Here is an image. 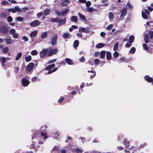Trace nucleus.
<instances>
[{
	"instance_id": "obj_4",
	"label": "nucleus",
	"mask_w": 153,
	"mask_h": 153,
	"mask_svg": "<svg viewBox=\"0 0 153 153\" xmlns=\"http://www.w3.org/2000/svg\"><path fill=\"white\" fill-rule=\"evenodd\" d=\"M127 10V8L125 7H124L120 11V12L121 13V14L120 16V18L121 19H123V17L126 15Z\"/></svg>"
},
{
	"instance_id": "obj_22",
	"label": "nucleus",
	"mask_w": 153,
	"mask_h": 153,
	"mask_svg": "<svg viewBox=\"0 0 153 153\" xmlns=\"http://www.w3.org/2000/svg\"><path fill=\"white\" fill-rule=\"evenodd\" d=\"M55 65L54 64H52L50 65L45 68V70H50L52 69V68H54L55 67Z\"/></svg>"
},
{
	"instance_id": "obj_55",
	"label": "nucleus",
	"mask_w": 153,
	"mask_h": 153,
	"mask_svg": "<svg viewBox=\"0 0 153 153\" xmlns=\"http://www.w3.org/2000/svg\"><path fill=\"white\" fill-rule=\"evenodd\" d=\"M7 20L8 22H10L13 21V19L11 16H10L8 17Z\"/></svg>"
},
{
	"instance_id": "obj_31",
	"label": "nucleus",
	"mask_w": 153,
	"mask_h": 153,
	"mask_svg": "<svg viewBox=\"0 0 153 153\" xmlns=\"http://www.w3.org/2000/svg\"><path fill=\"white\" fill-rule=\"evenodd\" d=\"M134 37L133 36H131L128 39V41L130 43H132V42H133L134 41Z\"/></svg>"
},
{
	"instance_id": "obj_44",
	"label": "nucleus",
	"mask_w": 153,
	"mask_h": 153,
	"mask_svg": "<svg viewBox=\"0 0 153 153\" xmlns=\"http://www.w3.org/2000/svg\"><path fill=\"white\" fill-rule=\"evenodd\" d=\"M142 17L143 18L145 19H147V18H148L147 16L144 12H143V11L142 12Z\"/></svg>"
},
{
	"instance_id": "obj_64",
	"label": "nucleus",
	"mask_w": 153,
	"mask_h": 153,
	"mask_svg": "<svg viewBox=\"0 0 153 153\" xmlns=\"http://www.w3.org/2000/svg\"><path fill=\"white\" fill-rule=\"evenodd\" d=\"M19 68L18 67H16L14 68V71L16 73H17L19 70Z\"/></svg>"
},
{
	"instance_id": "obj_26",
	"label": "nucleus",
	"mask_w": 153,
	"mask_h": 153,
	"mask_svg": "<svg viewBox=\"0 0 153 153\" xmlns=\"http://www.w3.org/2000/svg\"><path fill=\"white\" fill-rule=\"evenodd\" d=\"M79 41L78 40H76L74 41V48H77L79 45Z\"/></svg>"
},
{
	"instance_id": "obj_62",
	"label": "nucleus",
	"mask_w": 153,
	"mask_h": 153,
	"mask_svg": "<svg viewBox=\"0 0 153 153\" xmlns=\"http://www.w3.org/2000/svg\"><path fill=\"white\" fill-rule=\"evenodd\" d=\"M127 5L129 8L132 9L133 8V6L129 3H128L127 4Z\"/></svg>"
},
{
	"instance_id": "obj_35",
	"label": "nucleus",
	"mask_w": 153,
	"mask_h": 153,
	"mask_svg": "<svg viewBox=\"0 0 153 153\" xmlns=\"http://www.w3.org/2000/svg\"><path fill=\"white\" fill-rule=\"evenodd\" d=\"M44 11L45 14L46 15H47L49 14L50 12V10L49 9H46L44 10Z\"/></svg>"
},
{
	"instance_id": "obj_59",
	"label": "nucleus",
	"mask_w": 153,
	"mask_h": 153,
	"mask_svg": "<svg viewBox=\"0 0 153 153\" xmlns=\"http://www.w3.org/2000/svg\"><path fill=\"white\" fill-rule=\"evenodd\" d=\"M16 20L21 22L23 21V18L20 17H18L16 18Z\"/></svg>"
},
{
	"instance_id": "obj_11",
	"label": "nucleus",
	"mask_w": 153,
	"mask_h": 153,
	"mask_svg": "<svg viewBox=\"0 0 153 153\" xmlns=\"http://www.w3.org/2000/svg\"><path fill=\"white\" fill-rule=\"evenodd\" d=\"M57 34H55L53 37L51 44L53 45H55L57 39Z\"/></svg>"
},
{
	"instance_id": "obj_30",
	"label": "nucleus",
	"mask_w": 153,
	"mask_h": 153,
	"mask_svg": "<svg viewBox=\"0 0 153 153\" xmlns=\"http://www.w3.org/2000/svg\"><path fill=\"white\" fill-rule=\"evenodd\" d=\"M31 56L30 55H28L27 56H26L25 59L26 62H29L31 60Z\"/></svg>"
},
{
	"instance_id": "obj_20",
	"label": "nucleus",
	"mask_w": 153,
	"mask_h": 153,
	"mask_svg": "<svg viewBox=\"0 0 153 153\" xmlns=\"http://www.w3.org/2000/svg\"><path fill=\"white\" fill-rule=\"evenodd\" d=\"M70 19L73 22H76L77 21L78 18L77 17L75 16H73Z\"/></svg>"
},
{
	"instance_id": "obj_38",
	"label": "nucleus",
	"mask_w": 153,
	"mask_h": 153,
	"mask_svg": "<svg viewBox=\"0 0 153 153\" xmlns=\"http://www.w3.org/2000/svg\"><path fill=\"white\" fill-rule=\"evenodd\" d=\"M119 61L120 62H127V60L126 59L124 58H122L120 59H119Z\"/></svg>"
},
{
	"instance_id": "obj_53",
	"label": "nucleus",
	"mask_w": 153,
	"mask_h": 153,
	"mask_svg": "<svg viewBox=\"0 0 153 153\" xmlns=\"http://www.w3.org/2000/svg\"><path fill=\"white\" fill-rule=\"evenodd\" d=\"M1 3L2 4L4 5H8L9 4L8 2L6 1H2L1 2Z\"/></svg>"
},
{
	"instance_id": "obj_34",
	"label": "nucleus",
	"mask_w": 153,
	"mask_h": 153,
	"mask_svg": "<svg viewBox=\"0 0 153 153\" xmlns=\"http://www.w3.org/2000/svg\"><path fill=\"white\" fill-rule=\"evenodd\" d=\"M108 18L110 19H112L114 18V16L112 13L110 12L108 14Z\"/></svg>"
},
{
	"instance_id": "obj_27",
	"label": "nucleus",
	"mask_w": 153,
	"mask_h": 153,
	"mask_svg": "<svg viewBox=\"0 0 153 153\" xmlns=\"http://www.w3.org/2000/svg\"><path fill=\"white\" fill-rule=\"evenodd\" d=\"M106 56L108 59H110L111 57V53L108 51L107 52Z\"/></svg>"
},
{
	"instance_id": "obj_32",
	"label": "nucleus",
	"mask_w": 153,
	"mask_h": 153,
	"mask_svg": "<svg viewBox=\"0 0 153 153\" xmlns=\"http://www.w3.org/2000/svg\"><path fill=\"white\" fill-rule=\"evenodd\" d=\"M47 36V32H45L43 33L41 36V38L42 39H44Z\"/></svg>"
},
{
	"instance_id": "obj_63",
	"label": "nucleus",
	"mask_w": 153,
	"mask_h": 153,
	"mask_svg": "<svg viewBox=\"0 0 153 153\" xmlns=\"http://www.w3.org/2000/svg\"><path fill=\"white\" fill-rule=\"evenodd\" d=\"M56 59H53L52 60H50L48 62V63L50 64V63H53L56 61Z\"/></svg>"
},
{
	"instance_id": "obj_12",
	"label": "nucleus",
	"mask_w": 153,
	"mask_h": 153,
	"mask_svg": "<svg viewBox=\"0 0 153 153\" xmlns=\"http://www.w3.org/2000/svg\"><path fill=\"white\" fill-rule=\"evenodd\" d=\"M66 22V19H60L59 21V24L58 25V26H60L64 24Z\"/></svg>"
},
{
	"instance_id": "obj_19",
	"label": "nucleus",
	"mask_w": 153,
	"mask_h": 153,
	"mask_svg": "<svg viewBox=\"0 0 153 153\" xmlns=\"http://www.w3.org/2000/svg\"><path fill=\"white\" fill-rule=\"evenodd\" d=\"M105 44L104 43H101L97 44L96 45V47L97 48H100L104 47Z\"/></svg>"
},
{
	"instance_id": "obj_52",
	"label": "nucleus",
	"mask_w": 153,
	"mask_h": 153,
	"mask_svg": "<svg viewBox=\"0 0 153 153\" xmlns=\"http://www.w3.org/2000/svg\"><path fill=\"white\" fill-rule=\"evenodd\" d=\"M143 48L144 50H145L146 51H147L148 49V48L147 45L146 44H143Z\"/></svg>"
},
{
	"instance_id": "obj_25",
	"label": "nucleus",
	"mask_w": 153,
	"mask_h": 153,
	"mask_svg": "<svg viewBox=\"0 0 153 153\" xmlns=\"http://www.w3.org/2000/svg\"><path fill=\"white\" fill-rule=\"evenodd\" d=\"M86 9V10L87 11L89 12H94L96 10L95 9H94L92 7H88Z\"/></svg>"
},
{
	"instance_id": "obj_6",
	"label": "nucleus",
	"mask_w": 153,
	"mask_h": 153,
	"mask_svg": "<svg viewBox=\"0 0 153 153\" xmlns=\"http://www.w3.org/2000/svg\"><path fill=\"white\" fill-rule=\"evenodd\" d=\"M34 64L32 62L29 63L27 66L26 68V71L27 72H30L33 68Z\"/></svg>"
},
{
	"instance_id": "obj_57",
	"label": "nucleus",
	"mask_w": 153,
	"mask_h": 153,
	"mask_svg": "<svg viewBox=\"0 0 153 153\" xmlns=\"http://www.w3.org/2000/svg\"><path fill=\"white\" fill-rule=\"evenodd\" d=\"M129 141L125 140L123 141V144L125 145H126V146L129 144Z\"/></svg>"
},
{
	"instance_id": "obj_9",
	"label": "nucleus",
	"mask_w": 153,
	"mask_h": 153,
	"mask_svg": "<svg viewBox=\"0 0 153 153\" xmlns=\"http://www.w3.org/2000/svg\"><path fill=\"white\" fill-rule=\"evenodd\" d=\"M79 31L80 33L82 32L85 33H88L89 32V31L87 27L85 28L84 27H80L79 28Z\"/></svg>"
},
{
	"instance_id": "obj_10",
	"label": "nucleus",
	"mask_w": 153,
	"mask_h": 153,
	"mask_svg": "<svg viewBox=\"0 0 153 153\" xmlns=\"http://www.w3.org/2000/svg\"><path fill=\"white\" fill-rule=\"evenodd\" d=\"M40 22L37 20H35L30 23V25L31 27H34L39 25Z\"/></svg>"
},
{
	"instance_id": "obj_21",
	"label": "nucleus",
	"mask_w": 153,
	"mask_h": 153,
	"mask_svg": "<svg viewBox=\"0 0 153 153\" xmlns=\"http://www.w3.org/2000/svg\"><path fill=\"white\" fill-rule=\"evenodd\" d=\"M63 37L65 38H70L71 37V35L68 33H65L63 36Z\"/></svg>"
},
{
	"instance_id": "obj_5",
	"label": "nucleus",
	"mask_w": 153,
	"mask_h": 153,
	"mask_svg": "<svg viewBox=\"0 0 153 153\" xmlns=\"http://www.w3.org/2000/svg\"><path fill=\"white\" fill-rule=\"evenodd\" d=\"M58 51L57 49L56 48H51L48 52V55L49 56L52 54H56Z\"/></svg>"
},
{
	"instance_id": "obj_45",
	"label": "nucleus",
	"mask_w": 153,
	"mask_h": 153,
	"mask_svg": "<svg viewBox=\"0 0 153 153\" xmlns=\"http://www.w3.org/2000/svg\"><path fill=\"white\" fill-rule=\"evenodd\" d=\"M149 34L150 36V38L152 39L153 38V31H150L149 33Z\"/></svg>"
},
{
	"instance_id": "obj_40",
	"label": "nucleus",
	"mask_w": 153,
	"mask_h": 153,
	"mask_svg": "<svg viewBox=\"0 0 153 153\" xmlns=\"http://www.w3.org/2000/svg\"><path fill=\"white\" fill-rule=\"evenodd\" d=\"M59 19L56 18H53L51 20V21L52 22H59Z\"/></svg>"
},
{
	"instance_id": "obj_24",
	"label": "nucleus",
	"mask_w": 153,
	"mask_h": 153,
	"mask_svg": "<svg viewBox=\"0 0 153 153\" xmlns=\"http://www.w3.org/2000/svg\"><path fill=\"white\" fill-rule=\"evenodd\" d=\"M105 55V51H102L100 52V56L101 59L104 58Z\"/></svg>"
},
{
	"instance_id": "obj_54",
	"label": "nucleus",
	"mask_w": 153,
	"mask_h": 153,
	"mask_svg": "<svg viewBox=\"0 0 153 153\" xmlns=\"http://www.w3.org/2000/svg\"><path fill=\"white\" fill-rule=\"evenodd\" d=\"M119 55V53L117 51H115L114 53V56L115 57H117Z\"/></svg>"
},
{
	"instance_id": "obj_15",
	"label": "nucleus",
	"mask_w": 153,
	"mask_h": 153,
	"mask_svg": "<svg viewBox=\"0 0 153 153\" xmlns=\"http://www.w3.org/2000/svg\"><path fill=\"white\" fill-rule=\"evenodd\" d=\"M145 79L147 80L149 82H151L153 81V79L150 77L148 75H146L144 77Z\"/></svg>"
},
{
	"instance_id": "obj_28",
	"label": "nucleus",
	"mask_w": 153,
	"mask_h": 153,
	"mask_svg": "<svg viewBox=\"0 0 153 153\" xmlns=\"http://www.w3.org/2000/svg\"><path fill=\"white\" fill-rule=\"evenodd\" d=\"M69 3V1L68 0H63V1L61 2V4L64 6L66 5L67 4Z\"/></svg>"
},
{
	"instance_id": "obj_13",
	"label": "nucleus",
	"mask_w": 153,
	"mask_h": 153,
	"mask_svg": "<svg viewBox=\"0 0 153 153\" xmlns=\"http://www.w3.org/2000/svg\"><path fill=\"white\" fill-rule=\"evenodd\" d=\"M4 40L6 41V43L7 44H11L13 43V41L10 38L4 39Z\"/></svg>"
},
{
	"instance_id": "obj_3",
	"label": "nucleus",
	"mask_w": 153,
	"mask_h": 153,
	"mask_svg": "<svg viewBox=\"0 0 153 153\" xmlns=\"http://www.w3.org/2000/svg\"><path fill=\"white\" fill-rule=\"evenodd\" d=\"M30 83L28 77H24L22 79V84L23 86L26 87Z\"/></svg>"
},
{
	"instance_id": "obj_61",
	"label": "nucleus",
	"mask_w": 153,
	"mask_h": 153,
	"mask_svg": "<svg viewBox=\"0 0 153 153\" xmlns=\"http://www.w3.org/2000/svg\"><path fill=\"white\" fill-rule=\"evenodd\" d=\"M100 62V60L98 59H95L94 60L95 64L96 65L98 64Z\"/></svg>"
},
{
	"instance_id": "obj_60",
	"label": "nucleus",
	"mask_w": 153,
	"mask_h": 153,
	"mask_svg": "<svg viewBox=\"0 0 153 153\" xmlns=\"http://www.w3.org/2000/svg\"><path fill=\"white\" fill-rule=\"evenodd\" d=\"M85 57L83 56H82L79 59L80 61L81 62H83L85 61Z\"/></svg>"
},
{
	"instance_id": "obj_7",
	"label": "nucleus",
	"mask_w": 153,
	"mask_h": 153,
	"mask_svg": "<svg viewBox=\"0 0 153 153\" xmlns=\"http://www.w3.org/2000/svg\"><path fill=\"white\" fill-rule=\"evenodd\" d=\"M48 51L46 49H43L42 51L40 52V57H45L47 55Z\"/></svg>"
},
{
	"instance_id": "obj_51",
	"label": "nucleus",
	"mask_w": 153,
	"mask_h": 153,
	"mask_svg": "<svg viewBox=\"0 0 153 153\" xmlns=\"http://www.w3.org/2000/svg\"><path fill=\"white\" fill-rule=\"evenodd\" d=\"M91 5V2L90 1L86 2V6L87 7H88Z\"/></svg>"
},
{
	"instance_id": "obj_41",
	"label": "nucleus",
	"mask_w": 153,
	"mask_h": 153,
	"mask_svg": "<svg viewBox=\"0 0 153 153\" xmlns=\"http://www.w3.org/2000/svg\"><path fill=\"white\" fill-rule=\"evenodd\" d=\"M118 44H119L118 42H117L115 44L113 47V50L114 51H116L117 49L118 48Z\"/></svg>"
},
{
	"instance_id": "obj_1",
	"label": "nucleus",
	"mask_w": 153,
	"mask_h": 153,
	"mask_svg": "<svg viewBox=\"0 0 153 153\" xmlns=\"http://www.w3.org/2000/svg\"><path fill=\"white\" fill-rule=\"evenodd\" d=\"M8 31L6 23L3 22H0V32L4 34H6Z\"/></svg>"
},
{
	"instance_id": "obj_23",
	"label": "nucleus",
	"mask_w": 153,
	"mask_h": 153,
	"mask_svg": "<svg viewBox=\"0 0 153 153\" xmlns=\"http://www.w3.org/2000/svg\"><path fill=\"white\" fill-rule=\"evenodd\" d=\"M149 36L148 34H146L144 36V39L146 43H148L149 41Z\"/></svg>"
},
{
	"instance_id": "obj_36",
	"label": "nucleus",
	"mask_w": 153,
	"mask_h": 153,
	"mask_svg": "<svg viewBox=\"0 0 153 153\" xmlns=\"http://www.w3.org/2000/svg\"><path fill=\"white\" fill-rule=\"evenodd\" d=\"M83 150L79 148H76L75 149V152L77 153H82Z\"/></svg>"
},
{
	"instance_id": "obj_16",
	"label": "nucleus",
	"mask_w": 153,
	"mask_h": 153,
	"mask_svg": "<svg viewBox=\"0 0 153 153\" xmlns=\"http://www.w3.org/2000/svg\"><path fill=\"white\" fill-rule=\"evenodd\" d=\"M38 143L39 144H40V143H41V144H43V142H38ZM38 143H36V144L34 143L32 145V148H33L35 149H38L39 147V146H38L37 145Z\"/></svg>"
},
{
	"instance_id": "obj_14",
	"label": "nucleus",
	"mask_w": 153,
	"mask_h": 153,
	"mask_svg": "<svg viewBox=\"0 0 153 153\" xmlns=\"http://www.w3.org/2000/svg\"><path fill=\"white\" fill-rule=\"evenodd\" d=\"M37 33V31L36 30L32 32L30 34V37L31 38L35 37Z\"/></svg>"
},
{
	"instance_id": "obj_37",
	"label": "nucleus",
	"mask_w": 153,
	"mask_h": 153,
	"mask_svg": "<svg viewBox=\"0 0 153 153\" xmlns=\"http://www.w3.org/2000/svg\"><path fill=\"white\" fill-rule=\"evenodd\" d=\"M38 52L36 50H34L31 52V54L32 55L35 56L38 54Z\"/></svg>"
},
{
	"instance_id": "obj_58",
	"label": "nucleus",
	"mask_w": 153,
	"mask_h": 153,
	"mask_svg": "<svg viewBox=\"0 0 153 153\" xmlns=\"http://www.w3.org/2000/svg\"><path fill=\"white\" fill-rule=\"evenodd\" d=\"M28 10V8L27 7H25L22 9L21 12L24 13L27 10Z\"/></svg>"
},
{
	"instance_id": "obj_33",
	"label": "nucleus",
	"mask_w": 153,
	"mask_h": 153,
	"mask_svg": "<svg viewBox=\"0 0 153 153\" xmlns=\"http://www.w3.org/2000/svg\"><path fill=\"white\" fill-rule=\"evenodd\" d=\"M9 50V48L7 47H6L3 48L2 49V51L4 53H7Z\"/></svg>"
},
{
	"instance_id": "obj_39",
	"label": "nucleus",
	"mask_w": 153,
	"mask_h": 153,
	"mask_svg": "<svg viewBox=\"0 0 153 153\" xmlns=\"http://www.w3.org/2000/svg\"><path fill=\"white\" fill-rule=\"evenodd\" d=\"M136 49L134 47H132L130 51V53L131 54H133L135 51Z\"/></svg>"
},
{
	"instance_id": "obj_18",
	"label": "nucleus",
	"mask_w": 153,
	"mask_h": 153,
	"mask_svg": "<svg viewBox=\"0 0 153 153\" xmlns=\"http://www.w3.org/2000/svg\"><path fill=\"white\" fill-rule=\"evenodd\" d=\"M22 53L21 52H19L16 57L15 59L16 61L18 60L22 57Z\"/></svg>"
},
{
	"instance_id": "obj_42",
	"label": "nucleus",
	"mask_w": 153,
	"mask_h": 153,
	"mask_svg": "<svg viewBox=\"0 0 153 153\" xmlns=\"http://www.w3.org/2000/svg\"><path fill=\"white\" fill-rule=\"evenodd\" d=\"M55 13L58 15L59 16H63V13H62V12H59L57 10H56L55 11Z\"/></svg>"
},
{
	"instance_id": "obj_29",
	"label": "nucleus",
	"mask_w": 153,
	"mask_h": 153,
	"mask_svg": "<svg viewBox=\"0 0 153 153\" xmlns=\"http://www.w3.org/2000/svg\"><path fill=\"white\" fill-rule=\"evenodd\" d=\"M78 14L81 19L83 20H85L86 17L84 15L80 13H78Z\"/></svg>"
},
{
	"instance_id": "obj_56",
	"label": "nucleus",
	"mask_w": 153,
	"mask_h": 153,
	"mask_svg": "<svg viewBox=\"0 0 153 153\" xmlns=\"http://www.w3.org/2000/svg\"><path fill=\"white\" fill-rule=\"evenodd\" d=\"M22 39L23 40H24L25 42H27L28 40V38L25 36H23Z\"/></svg>"
},
{
	"instance_id": "obj_48",
	"label": "nucleus",
	"mask_w": 153,
	"mask_h": 153,
	"mask_svg": "<svg viewBox=\"0 0 153 153\" xmlns=\"http://www.w3.org/2000/svg\"><path fill=\"white\" fill-rule=\"evenodd\" d=\"M113 25L110 24L106 27V29L108 30H109L113 28Z\"/></svg>"
},
{
	"instance_id": "obj_43",
	"label": "nucleus",
	"mask_w": 153,
	"mask_h": 153,
	"mask_svg": "<svg viewBox=\"0 0 153 153\" xmlns=\"http://www.w3.org/2000/svg\"><path fill=\"white\" fill-rule=\"evenodd\" d=\"M57 68H55L53 70H52L49 71L48 72V74H51L56 71L57 70Z\"/></svg>"
},
{
	"instance_id": "obj_8",
	"label": "nucleus",
	"mask_w": 153,
	"mask_h": 153,
	"mask_svg": "<svg viewBox=\"0 0 153 153\" xmlns=\"http://www.w3.org/2000/svg\"><path fill=\"white\" fill-rule=\"evenodd\" d=\"M10 59L9 58H5L4 57H0V60H1L2 62V66H5L4 63L6 62L7 60H9Z\"/></svg>"
},
{
	"instance_id": "obj_46",
	"label": "nucleus",
	"mask_w": 153,
	"mask_h": 153,
	"mask_svg": "<svg viewBox=\"0 0 153 153\" xmlns=\"http://www.w3.org/2000/svg\"><path fill=\"white\" fill-rule=\"evenodd\" d=\"M88 73H89L91 72L92 73H93V74L91 75L90 76L91 78H92L93 77H94L95 75V72L93 71L92 70H91V71H88Z\"/></svg>"
},
{
	"instance_id": "obj_17",
	"label": "nucleus",
	"mask_w": 153,
	"mask_h": 153,
	"mask_svg": "<svg viewBox=\"0 0 153 153\" xmlns=\"http://www.w3.org/2000/svg\"><path fill=\"white\" fill-rule=\"evenodd\" d=\"M66 62L69 65H72L73 64V61L69 58H66L65 59Z\"/></svg>"
},
{
	"instance_id": "obj_47",
	"label": "nucleus",
	"mask_w": 153,
	"mask_h": 153,
	"mask_svg": "<svg viewBox=\"0 0 153 153\" xmlns=\"http://www.w3.org/2000/svg\"><path fill=\"white\" fill-rule=\"evenodd\" d=\"M14 8L15 9V11H16V12H21V10L20 9L18 6H16Z\"/></svg>"
},
{
	"instance_id": "obj_2",
	"label": "nucleus",
	"mask_w": 153,
	"mask_h": 153,
	"mask_svg": "<svg viewBox=\"0 0 153 153\" xmlns=\"http://www.w3.org/2000/svg\"><path fill=\"white\" fill-rule=\"evenodd\" d=\"M9 32L10 34L12 35L13 37V38L15 39H17L18 38L19 35L16 32L15 29L12 28L10 30Z\"/></svg>"
},
{
	"instance_id": "obj_50",
	"label": "nucleus",
	"mask_w": 153,
	"mask_h": 153,
	"mask_svg": "<svg viewBox=\"0 0 153 153\" xmlns=\"http://www.w3.org/2000/svg\"><path fill=\"white\" fill-rule=\"evenodd\" d=\"M8 10L9 12H12L13 13H14L16 12V11H15V8L9 9H8Z\"/></svg>"
},
{
	"instance_id": "obj_49",
	"label": "nucleus",
	"mask_w": 153,
	"mask_h": 153,
	"mask_svg": "<svg viewBox=\"0 0 153 153\" xmlns=\"http://www.w3.org/2000/svg\"><path fill=\"white\" fill-rule=\"evenodd\" d=\"M41 135L42 137H44L45 139H46L48 137L46 135V134L45 133H44L42 132L41 133Z\"/></svg>"
}]
</instances>
